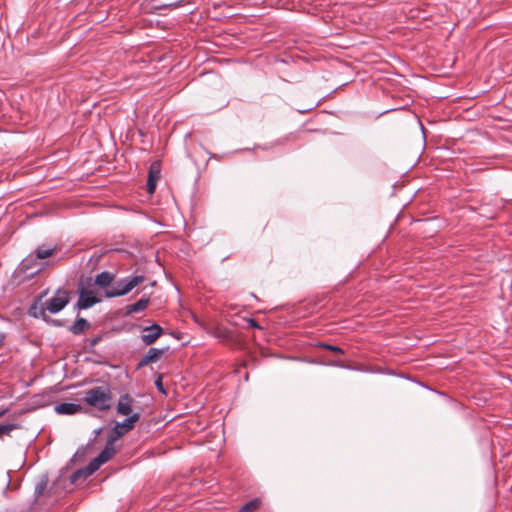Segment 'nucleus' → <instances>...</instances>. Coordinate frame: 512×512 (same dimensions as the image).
<instances>
[{"mask_svg": "<svg viewBox=\"0 0 512 512\" xmlns=\"http://www.w3.org/2000/svg\"><path fill=\"white\" fill-rule=\"evenodd\" d=\"M83 400L91 407L106 411L111 407L112 394L108 386H95L85 391Z\"/></svg>", "mask_w": 512, "mask_h": 512, "instance_id": "1", "label": "nucleus"}, {"mask_svg": "<svg viewBox=\"0 0 512 512\" xmlns=\"http://www.w3.org/2000/svg\"><path fill=\"white\" fill-rule=\"evenodd\" d=\"M145 280L144 275H133L125 278H121L117 281L114 280L111 287L104 291L106 298H116L128 294L136 286L141 284Z\"/></svg>", "mask_w": 512, "mask_h": 512, "instance_id": "2", "label": "nucleus"}, {"mask_svg": "<svg viewBox=\"0 0 512 512\" xmlns=\"http://www.w3.org/2000/svg\"><path fill=\"white\" fill-rule=\"evenodd\" d=\"M140 419V414L138 412L133 413L126 419H124L122 422H117L114 427L112 428L108 438L111 439V441H116L120 437H122L124 434L132 430L135 426V423Z\"/></svg>", "mask_w": 512, "mask_h": 512, "instance_id": "3", "label": "nucleus"}, {"mask_svg": "<svg viewBox=\"0 0 512 512\" xmlns=\"http://www.w3.org/2000/svg\"><path fill=\"white\" fill-rule=\"evenodd\" d=\"M69 303V297L66 291L58 289L56 295L46 301V309L56 314L66 307Z\"/></svg>", "mask_w": 512, "mask_h": 512, "instance_id": "4", "label": "nucleus"}, {"mask_svg": "<svg viewBox=\"0 0 512 512\" xmlns=\"http://www.w3.org/2000/svg\"><path fill=\"white\" fill-rule=\"evenodd\" d=\"M79 299L74 306V310H85L99 302L94 293L90 290H85L81 285L78 287Z\"/></svg>", "mask_w": 512, "mask_h": 512, "instance_id": "5", "label": "nucleus"}, {"mask_svg": "<svg viewBox=\"0 0 512 512\" xmlns=\"http://www.w3.org/2000/svg\"><path fill=\"white\" fill-rule=\"evenodd\" d=\"M163 334V328L153 323L150 326L142 327V334L140 339L146 346L152 345Z\"/></svg>", "mask_w": 512, "mask_h": 512, "instance_id": "6", "label": "nucleus"}, {"mask_svg": "<svg viewBox=\"0 0 512 512\" xmlns=\"http://www.w3.org/2000/svg\"><path fill=\"white\" fill-rule=\"evenodd\" d=\"M169 350V346L163 348H150L148 352L140 359L137 367L142 368L150 363H156Z\"/></svg>", "mask_w": 512, "mask_h": 512, "instance_id": "7", "label": "nucleus"}, {"mask_svg": "<svg viewBox=\"0 0 512 512\" xmlns=\"http://www.w3.org/2000/svg\"><path fill=\"white\" fill-rule=\"evenodd\" d=\"M42 268V265L38 263V260L32 254H29L20 263V270L30 273V275L38 274Z\"/></svg>", "mask_w": 512, "mask_h": 512, "instance_id": "8", "label": "nucleus"}, {"mask_svg": "<svg viewBox=\"0 0 512 512\" xmlns=\"http://www.w3.org/2000/svg\"><path fill=\"white\" fill-rule=\"evenodd\" d=\"M160 165L157 162L151 164L148 179H147V191L149 194H153L156 189L157 180L160 178Z\"/></svg>", "mask_w": 512, "mask_h": 512, "instance_id": "9", "label": "nucleus"}, {"mask_svg": "<svg viewBox=\"0 0 512 512\" xmlns=\"http://www.w3.org/2000/svg\"><path fill=\"white\" fill-rule=\"evenodd\" d=\"M115 273L110 271H102L101 273L97 274L94 280V284L102 289L104 291L112 286L114 280H115Z\"/></svg>", "mask_w": 512, "mask_h": 512, "instance_id": "10", "label": "nucleus"}, {"mask_svg": "<svg viewBox=\"0 0 512 512\" xmlns=\"http://www.w3.org/2000/svg\"><path fill=\"white\" fill-rule=\"evenodd\" d=\"M133 398L129 394L121 395L116 407L117 413L124 416L132 415Z\"/></svg>", "mask_w": 512, "mask_h": 512, "instance_id": "11", "label": "nucleus"}, {"mask_svg": "<svg viewBox=\"0 0 512 512\" xmlns=\"http://www.w3.org/2000/svg\"><path fill=\"white\" fill-rule=\"evenodd\" d=\"M55 412L63 415H74L82 410L80 404L77 403H59L54 408Z\"/></svg>", "mask_w": 512, "mask_h": 512, "instance_id": "12", "label": "nucleus"}, {"mask_svg": "<svg viewBox=\"0 0 512 512\" xmlns=\"http://www.w3.org/2000/svg\"><path fill=\"white\" fill-rule=\"evenodd\" d=\"M150 302L149 296H143L137 302L127 305L125 307V315L128 316L132 313H138L144 311Z\"/></svg>", "mask_w": 512, "mask_h": 512, "instance_id": "13", "label": "nucleus"}, {"mask_svg": "<svg viewBox=\"0 0 512 512\" xmlns=\"http://www.w3.org/2000/svg\"><path fill=\"white\" fill-rule=\"evenodd\" d=\"M90 323L82 318L78 317L73 325L69 327V331L74 335H81L90 328Z\"/></svg>", "mask_w": 512, "mask_h": 512, "instance_id": "14", "label": "nucleus"}, {"mask_svg": "<svg viewBox=\"0 0 512 512\" xmlns=\"http://www.w3.org/2000/svg\"><path fill=\"white\" fill-rule=\"evenodd\" d=\"M115 452L114 441H111V439L108 438L104 449L99 453L97 458L104 464L112 458Z\"/></svg>", "mask_w": 512, "mask_h": 512, "instance_id": "15", "label": "nucleus"}, {"mask_svg": "<svg viewBox=\"0 0 512 512\" xmlns=\"http://www.w3.org/2000/svg\"><path fill=\"white\" fill-rule=\"evenodd\" d=\"M56 252V247L46 248L44 245L38 246L33 253H31L37 260L46 259Z\"/></svg>", "mask_w": 512, "mask_h": 512, "instance_id": "16", "label": "nucleus"}, {"mask_svg": "<svg viewBox=\"0 0 512 512\" xmlns=\"http://www.w3.org/2000/svg\"><path fill=\"white\" fill-rule=\"evenodd\" d=\"M89 476L85 468L77 469L71 474L70 483L76 485L79 482L85 481Z\"/></svg>", "mask_w": 512, "mask_h": 512, "instance_id": "17", "label": "nucleus"}, {"mask_svg": "<svg viewBox=\"0 0 512 512\" xmlns=\"http://www.w3.org/2000/svg\"><path fill=\"white\" fill-rule=\"evenodd\" d=\"M260 506V500L255 498V499H252L250 501H248L246 504H244L239 512H253L255 510H257Z\"/></svg>", "mask_w": 512, "mask_h": 512, "instance_id": "18", "label": "nucleus"}, {"mask_svg": "<svg viewBox=\"0 0 512 512\" xmlns=\"http://www.w3.org/2000/svg\"><path fill=\"white\" fill-rule=\"evenodd\" d=\"M48 480L46 477L42 478L35 486L34 495L36 498H39L45 491L47 487Z\"/></svg>", "mask_w": 512, "mask_h": 512, "instance_id": "19", "label": "nucleus"}, {"mask_svg": "<svg viewBox=\"0 0 512 512\" xmlns=\"http://www.w3.org/2000/svg\"><path fill=\"white\" fill-rule=\"evenodd\" d=\"M102 464L103 463L96 457L85 467V470L89 475H92Z\"/></svg>", "mask_w": 512, "mask_h": 512, "instance_id": "20", "label": "nucleus"}, {"mask_svg": "<svg viewBox=\"0 0 512 512\" xmlns=\"http://www.w3.org/2000/svg\"><path fill=\"white\" fill-rule=\"evenodd\" d=\"M18 428L19 425L14 423L0 424V436L4 434L8 435L11 431Z\"/></svg>", "mask_w": 512, "mask_h": 512, "instance_id": "21", "label": "nucleus"}, {"mask_svg": "<svg viewBox=\"0 0 512 512\" xmlns=\"http://www.w3.org/2000/svg\"><path fill=\"white\" fill-rule=\"evenodd\" d=\"M322 348H325V349H328L332 352H335V353H340V354H343L344 351L341 347L339 346H335V345H331V344H326V343H322L320 345Z\"/></svg>", "mask_w": 512, "mask_h": 512, "instance_id": "22", "label": "nucleus"}, {"mask_svg": "<svg viewBox=\"0 0 512 512\" xmlns=\"http://www.w3.org/2000/svg\"><path fill=\"white\" fill-rule=\"evenodd\" d=\"M38 310L41 315H43V316L45 315L44 310L39 309L36 305L30 307L29 314L33 317H38V313H37Z\"/></svg>", "mask_w": 512, "mask_h": 512, "instance_id": "23", "label": "nucleus"}, {"mask_svg": "<svg viewBox=\"0 0 512 512\" xmlns=\"http://www.w3.org/2000/svg\"><path fill=\"white\" fill-rule=\"evenodd\" d=\"M247 322H248V327L262 329V327L259 325V323L254 318H249L247 320Z\"/></svg>", "mask_w": 512, "mask_h": 512, "instance_id": "24", "label": "nucleus"}, {"mask_svg": "<svg viewBox=\"0 0 512 512\" xmlns=\"http://www.w3.org/2000/svg\"><path fill=\"white\" fill-rule=\"evenodd\" d=\"M155 385L161 393L166 394L165 389L162 384L161 376H159L158 379L155 381Z\"/></svg>", "mask_w": 512, "mask_h": 512, "instance_id": "25", "label": "nucleus"}, {"mask_svg": "<svg viewBox=\"0 0 512 512\" xmlns=\"http://www.w3.org/2000/svg\"><path fill=\"white\" fill-rule=\"evenodd\" d=\"M50 323L53 324L54 326H58V327L63 326V322L61 320H57V319L50 320Z\"/></svg>", "mask_w": 512, "mask_h": 512, "instance_id": "26", "label": "nucleus"}, {"mask_svg": "<svg viewBox=\"0 0 512 512\" xmlns=\"http://www.w3.org/2000/svg\"><path fill=\"white\" fill-rule=\"evenodd\" d=\"M10 482H11V481H10V479H9V480H8V483H7L6 487H5V489H4V491H3V494H4L5 496L7 495V491H8V489H9Z\"/></svg>", "mask_w": 512, "mask_h": 512, "instance_id": "27", "label": "nucleus"}, {"mask_svg": "<svg viewBox=\"0 0 512 512\" xmlns=\"http://www.w3.org/2000/svg\"><path fill=\"white\" fill-rule=\"evenodd\" d=\"M4 334L0 333V346L2 345L3 341H4Z\"/></svg>", "mask_w": 512, "mask_h": 512, "instance_id": "28", "label": "nucleus"}, {"mask_svg": "<svg viewBox=\"0 0 512 512\" xmlns=\"http://www.w3.org/2000/svg\"><path fill=\"white\" fill-rule=\"evenodd\" d=\"M219 337L227 338V337H228V335H227V333H226V332H224L222 335H219Z\"/></svg>", "mask_w": 512, "mask_h": 512, "instance_id": "29", "label": "nucleus"}, {"mask_svg": "<svg viewBox=\"0 0 512 512\" xmlns=\"http://www.w3.org/2000/svg\"><path fill=\"white\" fill-rule=\"evenodd\" d=\"M333 364H334V365H336V366L343 367V365H342L340 362H335V363H333Z\"/></svg>", "mask_w": 512, "mask_h": 512, "instance_id": "30", "label": "nucleus"}, {"mask_svg": "<svg viewBox=\"0 0 512 512\" xmlns=\"http://www.w3.org/2000/svg\"><path fill=\"white\" fill-rule=\"evenodd\" d=\"M98 342V338L92 340V345H95Z\"/></svg>", "mask_w": 512, "mask_h": 512, "instance_id": "31", "label": "nucleus"}, {"mask_svg": "<svg viewBox=\"0 0 512 512\" xmlns=\"http://www.w3.org/2000/svg\"><path fill=\"white\" fill-rule=\"evenodd\" d=\"M100 433V429L95 430V434L98 435Z\"/></svg>", "mask_w": 512, "mask_h": 512, "instance_id": "32", "label": "nucleus"}, {"mask_svg": "<svg viewBox=\"0 0 512 512\" xmlns=\"http://www.w3.org/2000/svg\"><path fill=\"white\" fill-rule=\"evenodd\" d=\"M5 413V411H1L0 412V417Z\"/></svg>", "mask_w": 512, "mask_h": 512, "instance_id": "33", "label": "nucleus"}]
</instances>
